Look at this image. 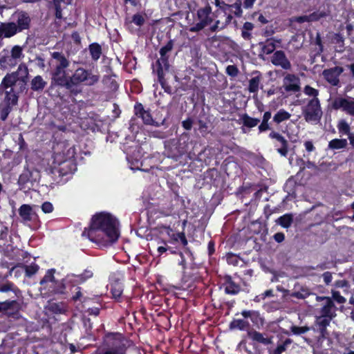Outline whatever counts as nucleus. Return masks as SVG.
<instances>
[{"mask_svg":"<svg viewBox=\"0 0 354 354\" xmlns=\"http://www.w3.org/2000/svg\"><path fill=\"white\" fill-rule=\"evenodd\" d=\"M271 62L284 70H291L292 64L283 50H277L271 57Z\"/></svg>","mask_w":354,"mask_h":354,"instance_id":"obj_10","label":"nucleus"},{"mask_svg":"<svg viewBox=\"0 0 354 354\" xmlns=\"http://www.w3.org/2000/svg\"><path fill=\"white\" fill-rule=\"evenodd\" d=\"M283 87L286 92L297 93L300 91V79L294 74H287L283 80Z\"/></svg>","mask_w":354,"mask_h":354,"instance_id":"obj_8","label":"nucleus"},{"mask_svg":"<svg viewBox=\"0 0 354 354\" xmlns=\"http://www.w3.org/2000/svg\"><path fill=\"white\" fill-rule=\"evenodd\" d=\"M48 310L55 314H62L65 312V306L63 303H50Z\"/></svg>","mask_w":354,"mask_h":354,"instance_id":"obj_35","label":"nucleus"},{"mask_svg":"<svg viewBox=\"0 0 354 354\" xmlns=\"http://www.w3.org/2000/svg\"><path fill=\"white\" fill-rule=\"evenodd\" d=\"M18 33L13 22H5L0 24V39L10 38Z\"/></svg>","mask_w":354,"mask_h":354,"instance_id":"obj_17","label":"nucleus"},{"mask_svg":"<svg viewBox=\"0 0 354 354\" xmlns=\"http://www.w3.org/2000/svg\"><path fill=\"white\" fill-rule=\"evenodd\" d=\"M291 343L292 340L290 339H286L283 344L277 346V347L274 350L272 354H281L286 350L287 346Z\"/></svg>","mask_w":354,"mask_h":354,"instance_id":"obj_42","label":"nucleus"},{"mask_svg":"<svg viewBox=\"0 0 354 354\" xmlns=\"http://www.w3.org/2000/svg\"><path fill=\"white\" fill-rule=\"evenodd\" d=\"M308 15L299 16V17H293L291 18L290 21L292 22H297L299 24L308 22Z\"/></svg>","mask_w":354,"mask_h":354,"instance_id":"obj_55","label":"nucleus"},{"mask_svg":"<svg viewBox=\"0 0 354 354\" xmlns=\"http://www.w3.org/2000/svg\"><path fill=\"white\" fill-rule=\"evenodd\" d=\"M41 209L44 213H50L53 210V207L50 202H45L41 205Z\"/></svg>","mask_w":354,"mask_h":354,"instance_id":"obj_57","label":"nucleus"},{"mask_svg":"<svg viewBox=\"0 0 354 354\" xmlns=\"http://www.w3.org/2000/svg\"><path fill=\"white\" fill-rule=\"evenodd\" d=\"M17 64V62L13 59L8 49H3L0 53V68L6 70L13 68Z\"/></svg>","mask_w":354,"mask_h":354,"instance_id":"obj_15","label":"nucleus"},{"mask_svg":"<svg viewBox=\"0 0 354 354\" xmlns=\"http://www.w3.org/2000/svg\"><path fill=\"white\" fill-rule=\"evenodd\" d=\"M211 12L212 9L210 6H206L201 8L197 12L198 19L205 25V26L209 25L213 21V19L210 17Z\"/></svg>","mask_w":354,"mask_h":354,"instance_id":"obj_22","label":"nucleus"},{"mask_svg":"<svg viewBox=\"0 0 354 354\" xmlns=\"http://www.w3.org/2000/svg\"><path fill=\"white\" fill-rule=\"evenodd\" d=\"M104 354H124V350L123 348H112Z\"/></svg>","mask_w":354,"mask_h":354,"instance_id":"obj_59","label":"nucleus"},{"mask_svg":"<svg viewBox=\"0 0 354 354\" xmlns=\"http://www.w3.org/2000/svg\"><path fill=\"white\" fill-rule=\"evenodd\" d=\"M230 8L234 9L233 12L235 15L238 17L241 16L242 9L241 0H237L234 3L230 6Z\"/></svg>","mask_w":354,"mask_h":354,"instance_id":"obj_49","label":"nucleus"},{"mask_svg":"<svg viewBox=\"0 0 354 354\" xmlns=\"http://www.w3.org/2000/svg\"><path fill=\"white\" fill-rule=\"evenodd\" d=\"M19 214L24 222L31 221L36 216L32 207L29 205H22L19 209Z\"/></svg>","mask_w":354,"mask_h":354,"instance_id":"obj_21","label":"nucleus"},{"mask_svg":"<svg viewBox=\"0 0 354 354\" xmlns=\"http://www.w3.org/2000/svg\"><path fill=\"white\" fill-rule=\"evenodd\" d=\"M145 22V19L142 15L140 14H136L132 17V19L131 20H129L128 19H126L127 24H131L134 23L138 26H142Z\"/></svg>","mask_w":354,"mask_h":354,"instance_id":"obj_40","label":"nucleus"},{"mask_svg":"<svg viewBox=\"0 0 354 354\" xmlns=\"http://www.w3.org/2000/svg\"><path fill=\"white\" fill-rule=\"evenodd\" d=\"M248 335L252 340L265 345H268L272 343L271 338L264 337L263 334L256 330H248Z\"/></svg>","mask_w":354,"mask_h":354,"instance_id":"obj_23","label":"nucleus"},{"mask_svg":"<svg viewBox=\"0 0 354 354\" xmlns=\"http://www.w3.org/2000/svg\"><path fill=\"white\" fill-rule=\"evenodd\" d=\"M270 137L275 139L280 143V147L277 149V151L283 156H286L288 154V142L280 133L272 131L270 133Z\"/></svg>","mask_w":354,"mask_h":354,"instance_id":"obj_18","label":"nucleus"},{"mask_svg":"<svg viewBox=\"0 0 354 354\" xmlns=\"http://www.w3.org/2000/svg\"><path fill=\"white\" fill-rule=\"evenodd\" d=\"M329 268L328 263H322L320 264L317 265L315 267H310V270H324L326 269Z\"/></svg>","mask_w":354,"mask_h":354,"instance_id":"obj_60","label":"nucleus"},{"mask_svg":"<svg viewBox=\"0 0 354 354\" xmlns=\"http://www.w3.org/2000/svg\"><path fill=\"white\" fill-rule=\"evenodd\" d=\"M35 60L37 62V65L41 69H44L46 67L45 60L41 56H37Z\"/></svg>","mask_w":354,"mask_h":354,"instance_id":"obj_63","label":"nucleus"},{"mask_svg":"<svg viewBox=\"0 0 354 354\" xmlns=\"http://www.w3.org/2000/svg\"><path fill=\"white\" fill-rule=\"evenodd\" d=\"M316 301L320 303L318 309L319 315L336 317L337 307L335 306L332 298L330 297L317 296Z\"/></svg>","mask_w":354,"mask_h":354,"instance_id":"obj_7","label":"nucleus"},{"mask_svg":"<svg viewBox=\"0 0 354 354\" xmlns=\"http://www.w3.org/2000/svg\"><path fill=\"white\" fill-rule=\"evenodd\" d=\"M29 77V70L24 63H21L16 71L7 73L3 78L1 86L6 93L12 95V104H16L18 95L27 89V83Z\"/></svg>","mask_w":354,"mask_h":354,"instance_id":"obj_2","label":"nucleus"},{"mask_svg":"<svg viewBox=\"0 0 354 354\" xmlns=\"http://www.w3.org/2000/svg\"><path fill=\"white\" fill-rule=\"evenodd\" d=\"M51 57L53 66L51 84L54 85L68 77L66 68L70 66V61L62 52H53L51 53Z\"/></svg>","mask_w":354,"mask_h":354,"instance_id":"obj_3","label":"nucleus"},{"mask_svg":"<svg viewBox=\"0 0 354 354\" xmlns=\"http://www.w3.org/2000/svg\"><path fill=\"white\" fill-rule=\"evenodd\" d=\"M304 92L306 95L309 96H313V97H317V96L318 95V91L317 89L312 88L310 86H306Z\"/></svg>","mask_w":354,"mask_h":354,"instance_id":"obj_53","label":"nucleus"},{"mask_svg":"<svg viewBox=\"0 0 354 354\" xmlns=\"http://www.w3.org/2000/svg\"><path fill=\"white\" fill-rule=\"evenodd\" d=\"M333 318V317L322 315H319L316 317L315 325L318 328V330L322 338L326 339L329 335V333L327 330V326H329L331 320Z\"/></svg>","mask_w":354,"mask_h":354,"instance_id":"obj_12","label":"nucleus"},{"mask_svg":"<svg viewBox=\"0 0 354 354\" xmlns=\"http://www.w3.org/2000/svg\"><path fill=\"white\" fill-rule=\"evenodd\" d=\"M39 270V266L36 264H31L30 266H26L25 270H26V274L28 277H30L35 274L37 270Z\"/></svg>","mask_w":354,"mask_h":354,"instance_id":"obj_50","label":"nucleus"},{"mask_svg":"<svg viewBox=\"0 0 354 354\" xmlns=\"http://www.w3.org/2000/svg\"><path fill=\"white\" fill-rule=\"evenodd\" d=\"M339 131L344 134H348L350 132V127L345 120H340L337 125Z\"/></svg>","mask_w":354,"mask_h":354,"instance_id":"obj_47","label":"nucleus"},{"mask_svg":"<svg viewBox=\"0 0 354 354\" xmlns=\"http://www.w3.org/2000/svg\"><path fill=\"white\" fill-rule=\"evenodd\" d=\"M327 16L328 14L325 11L317 10L308 15L309 19L308 22L318 21L320 19Z\"/></svg>","mask_w":354,"mask_h":354,"instance_id":"obj_38","label":"nucleus"},{"mask_svg":"<svg viewBox=\"0 0 354 354\" xmlns=\"http://www.w3.org/2000/svg\"><path fill=\"white\" fill-rule=\"evenodd\" d=\"M55 277L53 276V270H49L44 277L41 280L40 283L43 284L48 281H53Z\"/></svg>","mask_w":354,"mask_h":354,"instance_id":"obj_56","label":"nucleus"},{"mask_svg":"<svg viewBox=\"0 0 354 354\" xmlns=\"http://www.w3.org/2000/svg\"><path fill=\"white\" fill-rule=\"evenodd\" d=\"M261 82V77L256 76L253 77L249 81L248 90L250 93H257L259 88V84Z\"/></svg>","mask_w":354,"mask_h":354,"instance_id":"obj_33","label":"nucleus"},{"mask_svg":"<svg viewBox=\"0 0 354 354\" xmlns=\"http://www.w3.org/2000/svg\"><path fill=\"white\" fill-rule=\"evenodd\" d=\"M343 71L342 67L335 66L331 68L325 69L322 75L329 84L333 86H337L339 82V76L342 74Z\"/></svg>","mask_w":354,"mask_h":354,"instance_id":"obj_11","label":"nucleus"},{"mask_svg":"<svg viewBox=\"0 0 354 354\" xmlns=\"http://www.w3.org/2000/svg\"><path fill=\"white\" fill-rule=\"evenodd\" d=\"M12 292L17 297H19V295L21 294V291L15 287L13 283L7 282L3 284H0V292Z\"/></svg>","mask_w":354,"mask_h":354,"instance_id":"obj_28","label":"nucleus"},{"mask_svg":"<svg viewBox=\"0 0 354 354\" xmlns=\"http://www.w3.org/2000/svg\"><path fill=\"white\" fill-rule=\"evenodd\" d=\"M68 79L71 80V82H77L79 84L84 83L86 86H93L98 82L100 76L80 67L77 68Z\"/></svg>","mask_w":354,"mask_h":354,"instance_id":"obj_5","label":"nucleus"},{"mask_svg":"<svg viewBox=\"0 0 354 354\" xmlns=\"http://www.w3.org/2000/svg\"><path fill=\"white\" fill-rule=\"evenodd\" d=\"M20 308L21 304L16 299L0 302V311L2 315L14 316L19 311Z\"/></svg>","mask_w":354,"mask_h":354,"instance_id":"obj_9","label":"nucleus"},{"mask_svg":"<svg viewBox=\"0 0 354 354\" xmlns=\"http://www.w3.org/2000/svg\"><path fill=\"white\" fill-rule=\"evenodd\" d=\"M291 115L284 109H280L273 117V120L277 124H279L288 120Z\"/></svg>","mask_w":354,"mask_h":354,"instance_id":"obj_29","label":"nucleus"},{"mask_svg":"<svg viewBox=\"0 0 354 354\" xmlns=\"http://www.w3.org/2000/svg\"><path fill=\"white\" fill-rule=\"evenodd\" d=\"M251 321L256 325H263V319L261 317L260 314L258 311H256L252 318Z\"/></svg>","mask_w":354,"mask_h":354,"instance_id":"obj_54","label":"nucleus"},{"mask_svg":"<svg viewBox=\"0 0 354 354\" xmlns=\"http://www.w3.org/2000/svg\"><path fill=\"white\" fill-rule=\"evenodd\" d=\"M205 25L199 21L198 23H197L196 24H195V26H194L193 27L190 28V31L191 32H198V31H200L202 29H203L205 28Z\"/></svg>","mask_w":354,"mask_h":354,"instance_id":"obj_61","label":"nucleus"},{"mask_svg":"<svg viewBox=\"0 0 354 354\" xmlns=\"http://www.w3.org/2000/svg\"><path fill=\"white\" fill-rule=\"evenodd\" d=\"M332 294V300H335L338 304H344L346 302V299L343 296L340 295V292L339 291L332 290H331Z\"/></svg>","mask_w":354,"mask_h":354,"instance_id":"obj_46","label":"nucleus"},{"mask_svg":"<svg viewBox=\"0 0 354 354\" xmlns=\"http://www.w3.org/2000/svg\"><path fill=\"white\" fill-rule=\"evenodd\" d=\"M250 326V324L248 321H246L245 319H240L232 320L230 322V326H229V327L231 330L238 329L240 330H248V331L250 330H249Z\"/></svg>","mask_w":354,"mask_h":354,"instance_id":"obj_25","label":"nucleus"},{"mask_svg":"<svg viewBox=\"0 0 354 354\" xmlns=\"http://www.w3.org/2000/svg\"><path fill=\"white\" fill-rule=\"evenodd\" d=\"M47 85V82L41 75L34 77L30 81V88L33 91L41 92Z\"/></svg>","mask_w":354,"mask_h":354,"instance_id":"obj_24","label":"nucleus"},{"mask_svg":"<svg viewBox=\"0 0 354 354\" xmlns=\"http://www.w3.org/2000/svg\"><path fill=\"white\" fill-rule=\"evenodd\" d=\"M347 145L346 139H333L328 143V147L331 149H344Z\"/></svg>","mask_w":354,"mask_h":354,"instance_id":"obj_30","label":"nucleus"},{"mask_svg":"<svg viewBox=\"0 0 354 354\" xmlns=\"http://www.w3.org/2000/svg\"><path fill=\"white\" fill-rule=\"evenodd\" d=\"M169 64L168 62V57H161L156 61V65L153 68V71H156L158 77V80L161 84H163V77L165 71L169 70Z\"/></svg>","mask_w":354,"mask_h":354,"instance_id":"obj_14","label":"nucleus"},{"mask_svg":"<svg viewBox=\"0 0 354 354\" xmlns=\"http://www.w3.org/2000/svg\"><path fill=\"white\" fill-rule=\"evenodd\" d=\"M254 28L253 24L250 22H245L242 28L241 35L245 39H250V31Z\"/></svg>","mask_w":354,"mask_h":354,"instance_id":"obj_37","label":"nucleus"},{"mask_svg":"<svg viewBox=\"0 0 354 354\" xmlns=\"http://www.w3.org/2000/svg\"><path fill=\"white\" fill-rule=\"evenodd\" d=\"M192 120L190 118L182 122V126L186 130H190L192 127Z\"/></svg>","mask_w":354,"mask_h":354,"instance_id":"obj_62","label":"nucleus"},{"mask_svg":"<svg viewBox=\"0 0 354 354\" xmlns=\"http://www.w3.org/2000/svg\"><path fill=\"white\" fill-rule=\"evenodd\" d=\"M77 82H71V80L68 79V77L64 79L63 80L56 83L53 86H59L65 88L68 90L71 94L77 95L82 92V90L78 88Z\"/></svg>","mask_w":354,"mask_h":354,"instance_id":"obj_19","label":"nucleus"},{"mask_svg":"<svg viewBox=\"0 0 354 354\" xmlns=\"http://www.w3.org/2000/svg\"><path fill=\"white\" fill-rule=\"evenodd\" d=\"M284 239H285V236H284V234L282 233V232H277L274 235V239L277 242V243H281L282 241H284Z\"/></svg>","mask_w":354,"mask_h":354,"instance_id":"obj_64","label":"nucleus"},{"mask_svg":"<svg viewBox=\"0 0 354 354\" xmlns=\"http://www.w3.org/2000/svg\"><path fill=\"white\" fill-rule=\"evenodd\" d=\"M136 111V115L138 117L142 118L143 122L146 124L149 125H153V126H158V123L157 122H155L152 116L151 115L149 111H147L144 110L142 104H138L135 106Z\"/></svg>","mask_w":354,"mask_h":354,"instance_id":"obj_20","label":"nucleus"},{"mask_svg":"<svg viewBox=\"0 0 354 354\" xmlns=\"http://www.w3.org/2000/svg\"><path fill=\"white\" fill-rule=\"evenodd\" d=\"M103 82L105 84H109V87L112 90H115L118 88L117 82L115 80L112 79L111 77L105 76L103 79Z\"/></svg>","mask_w":354,"mask_h":354,"instance_id":"obj_51","label":"nucleus"},{"mask_svg":"<svg viewBox=\"0 0 354 354\" xmlns=\"http://www.w3.org/2000/svg\"><path fill=\"white\" fill-rule=\"evenodd\" d=\"M259 44L261 46V51L266 55L272 53L276 48L274 39L272 38L268 39L265 44L260 43Z\"/></svg>","mask_w":354,"mask_h":354,"instance_id":"obj_26","label":"nucleus"},{"mask_svg":"<svg viewBox=\"0 0 354 354\" xmlns=\"http://www.w3.org/2000/svg\"><path fill=\"white\" fill-rule=\"evenodd\" d=\"M293 221L292 214H285L278 218V223L285 228L289 227Z\"/></svg>","mask_w":354,"mask_h":354,"instance_id":"obj_36","label":"nucleus"},{"mask_svg":"<svg viewBox=\"0 0 354 354\" xmlns=\"http://www.w3.org/2000/svg\"><path fill=\"white\" fill-rule=\"evenodd\" d=\"M324 281L326 286H328L333 279L332 273L330 272H325L322 274Z\"/></svg>","mask_w":354,"mask_h":354,"instance_id":"obj_58","label":"nucleus"},{"mask_svg":"<svg viewBox=\"0 0 354 354\" xmlns=\"http://www.w3.org/2000/svg\"><path fill=\"white\" fill-rule=\"evenodd\" d=\"M333 108L335 109H342L347 113L354 115V101L353 100L344 98L336 99L333 102Z\"/></svg>","mask_w":354,"mask_h":354,"instance_id":"obj_16","label":"nucleus"},{"mask_svg":"<svg viewBox=\"0 0 354 354\" xmlns=\"http://www.w3.org/2000/svg\"><path fill=\"white\" fill-rule=\"evenodd\" d=\"M9 52L13 59L15 60V62H18L19 59H21L24 57L23 48L18 45L14 46L12 48L11 50Z\"/></svg>","mask_w":354,"mask_h":354,"instance_id":"obj_32","label":"nucleus"},{"mask_svg":"<svg viewBox=\"0 0 354 354\" xmlns=\"http://www.w3.org/2000/svg\"><path fill=\"white\" fill-rule=\"evenodd\" d=\"M12 22L15 25L17 32H21L30 28L32 19L30 15L26 11L18 10L12 15Z\"/></svg>","mask_w":354,"mask_h":354,"instance_id":"obj_6","label":"nucleus"},{"mask_svg":"<svg viewBox=\"0 0 354 354\" xmlns=\"http://www.w3.org/2000/svg\"><path fill=\"white\" fill-rule=\"evenodd\" d=\"M89 50L93 60H97L100 57L102 48L98 44L94 43L91 44L89 46Z\"/></svg>","mask_w":354,"mask_h":354,"instance_id":"obj_31","label":"nucleus"},{"mask_svg":"<svg viewBox=\"0 0 354 354\" xmlns=\"http://www.w3.org/2000/svg\"><path fill=\"white\" fill-rule=\"evenodd\" d=\"M92 275V272L89 270H85L83 274L79 275L68 274L63 280L64 283H62V290L65 288L66 285L71 284L73 286H74L75 284L83 283L87 279L91 278Z\"/></svg>","mask_w":354,"mask_h":354,"instance_id":"obj_13","label":"nucleus"},{"mask_svg":"<svg viewBox=\"0 0 354 354\" xmlns=\"http://www.w3.org/2000/svg\"><path fill=\"white\" fill-rule=\"evenodd\" d=\"M123 292L122 286L118 282H115L112 285L111 293L115 299L120 297Z\"/></svg>","mask_w":354,"mask_h":354,"instance_id":"obj_39","label":"nucleus"},{"mask_svg":"<svg viewBox=\"0 0 354 354\" xmlns=\"http://www.w3.org/2000/svg\"><path fill=\"white\" fill-rule=\"evenodd\" d=\"M225 291L227 294L235 295L239 292V287L233 282H229L225 288Z\"/></svg>","mask_w":354,"mask_h":354,"instance_id":"obj_44","label":"nucleus"},{"mask_svg":"<svg viewBox=\"0 0 354 354\" xmlns=\"http://www.w3.org/2000/svg\"><path fill=\"white\" fill-rule=\"evenodd\" d=\"M11 110H12V106L10 105V104L1 105V106H0V118L3 121H5L7 119Z\"/></svg>","mask_w":354,"mask_h":354,"instance_id":"obj_41","label":"nucleus"},{"mask_svg":"<svg viewBox=\"0 0 354 354\" xmlns=\"http://www.w3.org/2000/svg\"><path fill=\"white\" fill-rule=\"evenodd\" d=\"M241 120L244 126L249 128L256 127L260 122L259 119L251 118L248 114L242 115Z\"/></svg>","mask_w":354,"mask_h":354,"instance_id":"obj_27","label":"nucleus"},{"mask_svg":"<svg viewBox=\"0 0 354 354\" xmlns=\"http://www.w3.org/2000/svg\"><path fill=\"white\" fill-rule=\"evenodd\" d=\"M173 48V41L171 40L169 41L167 44L162 47L160 50V55L161 57H168L167 53L170 52Z\"/></svg>","mask_w":354,"mask_h":354,"instance_id":"obj_48","label":"nucleus"},{"mask_svg":"<svg viewBox=\"0 0 354 354\" xmlns=\"http://www.w3.org/2000/svg\"><path fill=\"white\" fill-rule=\"evenodd\" d=\"M238 73L239 70L234 65H230L226 68V73L231 77H236Z\"/></svg>","mask_w":354,"mask_h":354,"instance_id":"obj_52","label":"nucleus"},{"mask_svg":"<svg viewBox=\"0 0 354 354\" xmlns=\"http://www.w3.org/2000/svg\"><path fill=\"white\" fill-rule=\"evenodd\" d=\"M118 221L110 214L99 213L93 216L90 227L82 233L89 240L102 245L115 242L119 236Z\"/></svg>","mask_w":354,"mask_h":354,"instance_id":"obj_1","label":"nucleus"},{"mask_svg":"<svg viewBox=\"0 0 354 354\" xmlns=\"http://www.w3.org/2000/svg\"><path fill=\"white\" fill-rule=\"evenodd\" d=\"M302 114L307 122L315 124L319 122L322 116V111L319 99L313 97L309 100L308 104L302 107Z\"/></svg>","mask_w":354,"mask_h":354,"instance_id":"obj_4","label":"nucleus"},{"mask_svg":"<svg viewBox=\"0 0 354 354\" xmlns=\"http://www.w3.org/2000/svg\"><path fill=\"white\" fill-rule=\"evenodd\" d=\"M310 295V291L307 288L301 287L298 291L292 292L290 296L299 299H304Z\"/></svg>","mask_w":354,"mask_h":354,"instance_id":"obj_34","label":"nucleus"},{"mask_svg":"<svg viewBox=\"0 0 354 354\" xmlns=\"http://www.w3.org/2000/svg\"><path fill=\"white\" fill-rule=\"evenodd\" d=\"M333 42L338 45L339 52L344 51V39L340 34H335L333 37Z\"/></svg>","mask_w":354,"mask_h":354,"instance_id":"obj_45","label":"nucleus"},{"mask_svg":"<svg viewBox=\"0 0 354 354\" xmlns=\"http://www.w3.org/2000/svg\"><path fill=\"white\" fill-rule=\"evenodd\" d=\"M310 330V328L308 326H292L290 327V331L297 335H299L304 334Z\"/></svg>","mask_w":354,"mask_h":354,"instance_id":"obj_43","label":"nucleus"}]
</instances>
